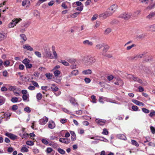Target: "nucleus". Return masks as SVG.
<instances>
[{"label":"nucleus","mask_w":155,"mask_h":155,"mask_svg":"<svg viewBox=\"0 0 155 155\" xmlns=\"http://www.w3.org/2000/svg\"><path fill=\"white\" fill-rule=\"evenodd\" d=\"M118 8L117 5L116 4H114L110 6L108 9V10L105 13L100 15V17L109 16L112 14L117 10Z\"/></svg>","instance_id":"obj_1"},{"label":"nucleus","mask_w":155,"mask_h":155,"mask_svg":"<svg viewBox=\"0 0 155 155\" xmlns=\"http://www.w3.org/2000/svg\"><path fill=\"white\" fill-rule=\"evenodd\" d=\"M111 31V29L110 28H107L104 31V34L107 35L110 33Z\"/></svg>","instance_id":"obj_28"},{"label":"nucleus","mask_w":155,"mask_h":155,"mask_svg":"<svg viewBox=\"0 0 155 155\" xmlns=\"http://www.w3.org/2000/svg\"><path fill=\"white\" fill-rule=\"evenodd\" d=\"M55 127V124L53 121H50L48 124V127L51 129H53Z\"/></svg>","instance_id":"obj_15"},{"label":"nucleus","mask_w":155,"mask_h":155,"mask_svg":"<svg viewBox=\"0 0 155 155\" xmlns=\"http://www.w3.org/2000/svg\"><path fill=\"white\" fill-rule=\"evenodd\" d=\"M53 151L52 148L48 147L46 150V152L48 153H51Z\"/></svg>","instance_id":"obj_44"},{"label":"nucleus","mask_w":155,"mask_h":155,"mask_svg":"<svg viewBox=\"0 0 155 155\" xmlns=\"http://www.w3.org/2000/svg\"><path fill=\"white\" fill-rule=\"evenodd\" d=\"M21 151L22 152H27L28 149L26 147H23L21 149Z\"/></svg>","instance_id":"obj_47"},{"label":"nucleus","mask_w":155,"mask_h":155,"mask_svg":"<svg viewBox=\"0 0 155 155\" xmlns=\"http://www.w3.org/2000/svg\"><path fill=\"white\" fill-rule=\"evenodd\" d=\"M81 13L80 12H75L72 14L71 15V17L73 18H76L78 15H79Z\"/></svg>","instance_id":"obj_33"},{"label":"nucleus","mask_w":155,"mask_h":155,"mask_svg":"<svg viewBox=\"0 0 155 155\" xmlns=\"http://www.w3.org/2000/svg\"><path fill=\"white\" fill-rule=\"evenodd\" d=\"M30 61V60L28 58H25L24 60H23L22 61V63L24 64L25 65L29 63Z\"/></svg>","instance_id":"obj_32"},{"label":"nucleus","mask_w":155,"mask_h":155,"mask_svg":"<svg viewBox=\"0 0 155 155\" xmlns=\"http://www.w3.org/2000/svg\"><path fill=\"white\" fill-rule=\"evenodd\" d=\"M18 98L17 97H13L12 98L11 101L13 103H15L18 101Z\"/></svg>","instance_id":"obj_34"},{"label":"nucleus","mask_w":155,"mask_h":155,"mask_svg":"<svg viewBox=\"0 0 155 155\" xmlns=\"http://www.w3.org/2000/svg\"><path fill=\"white\" fill-rule=\"evenodd\" d=\"M83 43L84 45L89 46H91L93 45V42L87 40L84 41Z\"/></svg>","instance_id":"obj_11"},{"label":"nucleus","mask_w":155,"mask_h":155,"mask_svg":"<svg viewBox=\"0 0 155 155\" xmlns=\"http://www.w3.org/2000/svg\"><path fill=\"white\" fill-rule=\"evenodd\" d=\"M68 61L71 64H73L75 63L76 60L74 59L70 58L68 59Z\"/></svg>","instance_id":"obj_46"},{"label":"nucleus","mask_w":155,"mask_h":155,"mask_svg":"<svg viewBox=\"0 0 155 155\" xmlns=\"http://www.w3.org/2000/svg\"><path fill=\"white\" fill-rule=\"evenodd\" d=\"M18 108V107L17 105H14L12 106V109L13 111H15Z\"/></svg>","instance_id":"obj_52"},{"label":"nucleus","mask_w":155,"mask_h":155,"mask_svg":"<svg viewBox=\"0 0 155 155\" xmlns=\"http://www.w3.org/2000/svg\"><path fill=\"white\" fill-rule=\"evenodd\" d=\"M142 111L145 113L148 114L150 112L149 110L145 108H142Z\"/></svg>","instance_id":"obj_45"},{"label":"nucleus","mask_w":155,"mask_h":155,"mask_svg":"<svg viewBox=\"0 0 155 155\" xmlns=\"http://www.w3.org/2000/svg\"><path fill=\"white\" fill-rule=\"evenodd\" d=\"M114 84L115 85H119L122 86L124 84L123 81L120 78L117 79V81L114 82Z\"/></svg>","instance_id":"obj_13"},{"label":"nucleus","mask_w":155,"mask_h":155,"mask_svg":"<svg viewBox=\"0 0 155 155\" xmlns=\"http://www.w3.org/2000/svg\"><path fill=\"white\" fill-rule=\"evenodd\" d=\"M5 135L13 140L16 139L17 138L16 136L10 133L7 132L5 134Z\"/></svg>","instance_id":"obj_7"},{"label":"nucleus","mask_w":155,"mask_h":155,"mask_svg":"<svg viewBox=\"0 0 155 155\" xmlns=\"http://www.w3.org/2000/svg\"><path fill=\"white\" fill-rule=\"evenodd\" d=\"M15 26V24H14L13 22L12 21V22H10L8 25V26L9 28H11Z\"/></svg>","instance_id":"obj_64"},{"label":"nucleus","mask_w":155,"mask_h":155,"mask_svg":"<svg viewBox=\"0 0 155 155\" xmlns=\"http://www.w3.org/2000/svg\"><path fill=\"white\" fill-rule=\"evenodd\" d=\"M48 118L44 116L43 118L40 119L39 121V124L41 125H45L48 121Z\"/></svg>","instance_id":"obj_6"},{"label":"nucleus","mask_w":155,"mask_h":155,"mask_svg":"<svg viewBox=\"0 0 155 155\" xmlns=\"http://www.w3.org/2000/svg\"><path fill=\"white\" fill-rule=\"evenodd\" d=\"M145 54V53L138 54L131 57L130 59L132 61L137 60L139 58H142Z\"/></svg>","instance_id":"obj_5"},{"label":"nucleus","mask_w":155,"mask_h":155,"mask_svg":"<svg viewBox=\"0 0 155 155\" xmlns=\"http://www.w3.org/2000/svg\"><path fill=\"white\" fill-rule=\"evenodd\" d=\"M54 74L55 77H57L61 74V71L59 70H56L54 71Z\"/></svg>","instance_id":"obj_35"},{"label":"nucleus","mask_w":155,"mask_h":155,"mask_svg":"<svg viewBox=\"0 0 155 155\" xmlns=\"http://www.w3.org/2000/svg\"><path fill=\"white\" fill-rule=\"evenodd\" d=\"M32 84L34 86H35L37 87H39V86L38 84V83L35 81H32Z\"/></svg>","instance_id":"obj_62"},{"label":"nucleus","mask_w":155,"mask_h":155,"mask_svg":"<svg viewBox=\"0 0 155 155\" xmlns=\"http://www.w3.org/2000/svg\"><path fill=\"white\" fill-rule=\"evenodd\" d=\"M109 132L107 130L106 128H104L103 130V131L102 132V134L104 135H107L108 134Z\"/></svg>","instance_id":"obj_42"},{"label":"nucleus","mask_w":155,"mask_h":155,"mask_svg":"<svg viewBox=\"0 0 155 155\" xmlns=\"http://www.w3.org/2000/svg\"><path fill=\"white\" fill-rule=\"evenodd\" d=\"M131 13L125 12L120 14L119 17L120 18L128 20L131 17Z\"/></svg>","instance_id":"obj_4"},{"label":"nucleus","mask_w":155,"mask_h":155,"mask_svg":"<svg viewBox=\"0 0 155 155\" xmlns=\"http://www.w3.org/2000/svg\"><path fill=\"white\" fill-rule=\"evenodd\" d=\"M149 115L150 117H152L153 116H155V111L152 110H151Z\"/></svg>","instance_id":"obj_38"},{"label":"nucleus","mask_w":155,"mask_h":155,"mask_svg":"<svg viewBox=\"0 0 155 155\" xmlns=\"http://www.w3.org/2000/svg\"><path fill=\"white\" fill-rule=\"evenodd\" d=\"M20 36L21 38L24 41H26L27 40V38L25 34H20Z\"/></svg>","instance_id":"obj_26"},{"label":"nucleus","mask_w":155,"mask_h":155,"mask_svg":"<svg viewBox=\"0 0 155 155\" xmlns=\"http://www.w3.org/2000/svg\"><path fill=\"white\" fill-rule=\"evenodd\" d=\"M58 152L61 154H65V151L61 148H58Z\"/></svg>","instance_id":"obj_40"},{"label":"nucleus","mask_w":155,"mask_h":155,"mask_svg":"<svg viewBox=\"0 0 155 155\" xmlns=\"http://www.w3.org/2000/svg\"><path fill=\"white\" fill-rule=\"evenodd\" d=\"M35 54L39 58L41 57V54L38 51H35Z\"/></svg>","instance_id":"obj_59"},{"label":"nucleus","mask_w":155,"mask_h":155,"mask_svg":"<svg viewBox=\"0 0 155 155\" xmlns=\"http://www.w3.org/2000/svg\"><path fill=\"white\" fill-rule=\"evenodd\" d=\"M132 101L137 105L139 106H143L144 105V104L143 103L140 102L136 100H132Z\"/></svg>","instance_id":"obj_18"},{"label":"nucleus","mask_w":155,"mask_h":155,"mask_svg":"<svg viewBox=\"0 0 155 155\" xmlns=\"http://www.w3.org/2000/svg\"><path fill=\"white\" fill-rule=\"evenodd\" d=\"M30 24V22H26L22 24L21 27H25L26 28L29 26Z\"/></svg>","instance_id":"obj_24"},{"label":"nucleus","mask_w":155,"mask_h":155,"mask_svg":"<svg viewBox=\"0 0 155 155\" xmlns=\"http://www.w3.org/2000/svg\"><path fill=\"white\" fill-rule=\"evenodd\" d=\"M84 80L85 82L87 83H90L91 81V79L89 78H85Z\"/></svg>","instance_id":"obj_61"},{"label":"nucleus","mask_w":155,"mask_h":155,"mask_svg":"<svg viewBox=\"0 0 155 155\" xmlns=\"http://www.w3.org/2000/svg\"><path fill=\"white\" fill-rule=\"evenodd\" d=\"M84 61L87 65H91L95 62L96 59L94 57L87 55L84 57Z\"/></svg>","instance_id":"obj_2"},{"label":"nucleus","mask_w":155,"mask_h":155,"mask_svg":"<svg viewBox=\"0 0 155 155\" xmlns=\"http://www.w3.org/2000/svg\"><path fill=\"white\" fill-rule=\"evenodd\" d=\"M53 85L54 86V85ZM51 88L52 90V91H58V88L57 86H54L53 87H51Z\"/></svg>","instance_id":"obj_48"},{"label":"nucleus","mask_w":155,"mask_h":155,"mask_svg":"<svg viewBox=\"0 0 155 155\" xmlns=\"http://www.w3.org/2000/svg\"><path fill=\"white\" fill-rule=\"evenodd\" d=\"M59 62L65 66H68L69 65V63L65 60H61Z\"/></svg>","instance_id":"obj_31"},{"label":"nucleus","mask_w":155,"mask_h":155,"mask_svg":"<svg viewBox=\"0 0 155 155\" xmlns=\"http://www.w3.org/2000/svg\"><path fill=\"white\" fill-rule=\"evenodd\" d=\"M3 63V64L6 67L10 66V62L8 60L5 61Z\"/></svg>","instance_id":"obj_25"},{"label":"nucleus","mask_w":155,"mask_h":155,"mask_svg":"<svg viewBox=\"0 0 155 155\" xmlns=\"http://www.w3.org/2000/svg\"><path fill=\"white\" fill-rule=\"evenodd\" d=\"M132 108L133 110L134 111H137L138 109V107L136 106L133 105L132 106Z\"/></svg>","instance_id":"obj_58"},{"label":"nucleus","mask_w":155,"mask_h":155,"mask_svg":"<svg viewBox=\"0 0 155 155\" xmlns=\"http://www.w3.org/2000/svg\"><path fill=\"white\" fill-rule=\"evenodd\" d=\"M83 7L84 6L82 5L81 6L78 7L76 8V10L81 12L83 10Z\"/></svg>","instance_id":"obj_50"},{"label":"nucleus","mask_w":155,"mask_h":155,"mask_svg":"<svg viewBox=\"0 0 155 155\" xmlns=\"http://www.w3.org/2000/svg\"><path fill=\"white\" fill-rule=\"evenodd\" d=\"M45 76L48 79H51L52 78V75L51 73H46L45 74Z\"/></svg>","instance_id":"obj_39"},{"label":"nucleus","mask_w":155,"mask_h":155,"mask_svg":"<svg viewBox=\"0 0 155 155\" xmlns=\"http://www.w3.org/2000/svg\"><path fill=\"white\" fill-rule=\"evenodd\" d=\"M16 89V87L15 86H10L8 88V90L11 91H14Z\"/></svg>","instance_id":"obj_49"},{"label":"nucleus","mask_w":155,"mask_h":155,"mask_svg":"<svg viewBox=\"0 0 155 155\" xmlns=\"http://www.w3.org/2000/svg\"><path fill=\"white\" fill-rule=\"evenodd\" d=\"M136 46V45L135 44H132V45L130 46H127V50H129L131 49L133 47Z\"/></svg>","instance_id":"obj_56"},{"label":"nucleus","mask_w":155,"mask_h":155,"mask_svg":"<svg viewBox=\"0 0 155 155\" xmlns=\"http://www.w3.org/2000/svg\"><path fill=\"white\" fill-rule=\"evenodd\" d=\"M150 30L153 31H155V24L152 25L150 26Z\"/></svg>","instance_id":"obj_54"},{"label":"nucleus","mask_w":155,"mask_h":155,"mask_svg":"<svg viewBox=\"0 0 155 155\" xmlns=\"http://www.w3.org/2000/svg\"><path fill=\"white\" fill-rule=\"evenodd\" d=\"M148 70H149L148 68L147 67L145 66H142V67L141 71L142 72L147 73Z\"/></svg>","instance_id":"obj_22"},{"label":"nucleus","mask_w":155,"mask_h":155,"mask_svg":"<svg viewBox=\"0 0 155 155\" xmlns=\"http://www.w3.org/2000/svg\"><path fill=\"white\" fill-rule=\"evenodd\" d=\"M6 38V36L5 35L2 33H0V41H2Z\"/></svg>","instance_id":"obj_27"},{"label":"nucleus","mask_w":155,"mask_h":155,"mask_svg":"<svg viewBox=\"0 0 155 155\" xmlns=\"http://www.w3.org/2000/svg\"><path fill=\"white\" fill-rule=\"evenodd\" d=\"M5 102V99L2 96H0V106L3 105Z\"/></svg>","instance_id":"obj_21"},{"label":"nucleus","mask_w":155,"mask_h":155,"mask_svg":"<svg viewBox=\"0 0 155 155\" xmlns=\"http://www.w3.org/2000/svg\"><path fill=\"white\" fill-rule=\"evenodd\" d=\"M119 137L120 139L122 140H125L126 139V137L123 134H120L119 136Z\"/></svg>","instance_id":"obj_41"},{"label":"nucleus","mask_w":155,"mask_h":155,"mask_svg":"<svg viewBox=\"0 0 155 155\" xmlns=\"http://www.w3.org/2000/svg\"><path fill=\"white\" fill-rule=\"evenodd\" d=\"M155 15V12H151L148 16H147V18L150 19L153 17Z\"/></svg>","instance_id":"obj_30"},{"label":"nucleus","mask_w":155,"mask_h":155,"mask_svg":"<svg viewBox=\"0 0 155 155\" xmlns=\"http://www.w3.org/2000/svg\"><path fill=\"white\" fill-rule=\"evenodd\" d=\"M75 5L76 6H81L82 5L83 6L82 3L79 1H77L74 2L72 3V6L73 7H75V6L74 5Z\"/></svg>","instance_id":"obj_17"},{"label":"nucleus","mask_w":155,"mask_h":155,"mask_svg":"<svg viewBox=\"0 0 155 155\" xmlns=\"http://www.w3.org/2000/svg\"><path fill=\"white\" fill-rule=\"evenodd\" d=\"M21 20V19L19 18H14L13 19L12 21L13 22L14 24H15V26L18 23V22H19Z\"/></svg>","instance_id":"obj_20"},{"label":"nucleus","mask_w":155,"mask_h":155,"mask_svg":"<svg viewBox=\"0 0 155 155\" xmlns=\"http://www.w3.org/2000/svg\"><path fill=\"white\" fill-rule=\"evenodd\" d=\"M91 98L92 99L91 101L93 103H95L97 102V99H96L95 96L94 95H92L91 96Z\"/></svg>","instance_id":"obj_37"},{"label":"nucleus","mask_w":155,"mask_h":155,"mask_svg":"<svg viewBox=\"0 0 155 155\" xmlns=\"http://www.w3.org/2000/svg\"><path fill=\"white\" fill-rule=\"evenodd\" d=\"M42 97V95L41 93H38L36 95V98L38 101L41 100Z\"/></svg>","instance_id":"obj_29"},{"label":"nucleus","mask_w":155,"mask_h":155,"mask_svg":"<svg viewBox=\"0 0 155 155\" xmlns=\"http://www.w3.org/2000/svg\"><path fill=\"white\" fill-rule=\"evenodd\" d=\"M104 46L103 44H99L95 46V48L97 50H100Z\"/></svg>","instance_id":"obj_23"},{"label":"nucleus","mask_w":155,"mask_h":155,"mask_svg":"<svg viewBox=\"0 0 155 155\" xmlns=\"http://www.w3.org/2000/svg\"><path fill=\"white\" fill-rule=\"evenodd\" d=\"M132 144L134 145L136 147H138L139 146L138 143L135 140H131Z\"/></svg>","instance_id":"obj_36"},{"label":"nucleus","mask_w":155,"mask_h":155,"mask_svg":"<svg viewBox=\"0 0 155 155\" xmlns=\"http://www.w3.org/2000/svg\"><path fill=\"white\" fill-rule=\"evenodd\" d=\"M78 71L77 70H74L72 71L71 74L69 75V77H71L73 76H76L78 74Z\"/></svg>","instance_id":"obj_14"},{"label":"nucleus","mask_w":155,"mask_h":155,"mask_svg":"<svg viewBox=\"0 0 155 155\" xmlns=\"http://www.w3.org/2000/svg\"><path fill=\"white\" fill-rule=\"evenodd\" d=\"M70 67L72 69H75L77 68V66L76 64L75 63L72 64L71 65Z\"/></svg>","instance_id":"obj_55"},{"label":"nucleus","mask_w":155,"mask_h":155,"mask_svg":"<svg viewBox=\"0 0 155 155\" xmlns=\"http://www.w3.org/2000/svg\"><path fill=\"white\" fill-rule=\"evenodd\" d=\"M92 73V71L90 69H87L82 71V73L84 74H91Z\"/></svg>","instance_id":"obj_19"},{"label":"nucleus","mask_w":155,"mask_h":155,"mask_svg":"<svg viewBox=\"0 0 155 155\" xmlns=\"http://www.w3.org/2000/svg\"><path fill=\"white\" fill-rule=\"evenodd\" d=\"M109 48V47L108 45H105L104 46L103 49V51L104 52H106Z\"/></svg>","instance_id":"obj_51"},{"label":"nucleus","mask_w":155,"mask_h":155,"mask_svg":"<svg viewBox=\"0 0 155 155\" xmlns=\"http://www.w3.org/2000/svg\"><path fill=\"white\" fill-rule=\"evenodd\" d=\"M150 129L152 133L153 134H154L155 133V129L153 127L151 126L150 127Z\"/></svg>","instance_id":"obj_60"},{"label":"nucleus","mask_w":155,"mask_h":155,"mask_svg":"<svg viewBox=\"0 0 155 155\" xmlns=\"http://www.w3.org/2000/svg\"><path fill=\"white\" fill-rule=\"evenodd\" d=\"M53 53L54 55V57H53L54 58L57 59L58 58L57 54L56 51L54 50H53Z\"/></svg>","instance_id":"obj_63"},{"label":"nucleus","mask_w":155,"mask_h":155,"mask_svg":"<svg viewBox=\"0 0 155 155\" xmlns=\"http://www.w3.org/2000/svg\"><path fill=\"white\" fill-rule=\"evenodd\" d=\"M11 114H10V113H5L4 114V118H8L9 117H10L11 116Z\"/></svg>","instance_id":"obj_57"},{"label":"nucleus","mask_w":155,"mask_h":155,"mask_svg":"<svg viewBox=\"0 0 155 155\" xmlns=\"http://www.w3.org/2000/svg\"><path fill=\"white\" fill-rule=\"evenodd\" d=\"M69 101H70V102L72 104L74 105H75L76 104H78V103L76 102L75 99L72 97H70Z\"/></svg>","instance_id":"obj_16"},{"label":"nucleus","mask_w":155,"mask_h":155,"mask_svg":"<svg viewBox=\"0 0 155 155\" xmlns=\"http://www.w3.org/2000/svg\"><path fill=\"white\" fill-rule=\"evenodd\" d=\"M26 144L28 145L32 146L34 145V143L31 141H27L26 142Z\"/></svg>","instance_id":"obj_53"},{"label":"nucleus","mask_w":155,"mask_h":155,"mask_svg":"<svg viewBox=\"0 0 155 155\" xmlns=\"http://www.w3.org/2000/svg\"><path fill=\"white\" fill-rule=\"evenodd\" d=\"M95 121L100 126L104 125L106 122V120H104L98 119H96Z\"/></svg>","instance_id":"obj_8"},{"label":"nucleus","mask_w":155,"mask_h":155,"mask_svg":"<svg viewBox=\"0 0 155 155\" xmlns=\"http://www.w3.org/2000/svg\"><path fill=\"white\" fill-rule=\"evenodd\" d=\"M24 110L25 111L28 113H30L31 111L30 108L28 107H26L25 108Z\"/></svg>","instance_id":"obj_43"},{"label":"nucleus","mask_w":155,"mask_h":155,"mask_svg":"<svg viewBox=\"0 0 155 155\" xmlns=\"http://www.w3.org/2000/svg\"><path fill=\"white\" fill-rule=\"evenodd\" d=\"M23 48L24 49H26L28 51H32L33 50V48L28 44L24 45L23 46Z\"/></svg>","instance_id":"obj_12"},{"label":"nucleus","mask_w":155,"mask_h":155,"mask_svg":"<svg viewBox=\"0 0 155 155\" xmlns=\"http://www.w3.org/2000/svg\"><path fill=\"white\" fill-rule=\"evenodd\" d=\"M59 141L61 142L66 144L69 143L71 142L70 139L67 138H60L59 139Z\"/></svg>","instance_id":"obj_9"},{"label":"nucleus","mask_w":155,"mask_h":155,"mask_svg":"<svg viewBox=\"0 0 155 155\" xmlns=\"http://www.w3.org/2000/svg\"><path fill=\"white\" fill-rule=\"evenodd\" d=\"M126 78L129 79L130 81H136L140 83H142V81L137 77L130 74H127L126 76Z\"/></svg>","instance_id":"obj_3"},{"label":"nucleus","mask_w":155,"mask_h":155,"mask_svg":"<svg viewBox=\"0 0 155 155\" xmlns=\"http://www.w3.org/2000/svg\"><path fill=\"white\" fill-rule=\"evenodd\" d=\"M45 56L46 58L50 59L54 58V57L52 55L51 52L47 50L45 52Z\"/></svg>","instance_id":"obj_10"}]
</instances>
